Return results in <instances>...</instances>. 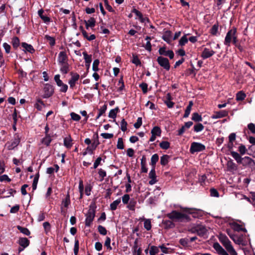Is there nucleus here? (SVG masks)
I'll return each mask as SVG.
<instances>
[{
  "label": "nucleus",
  "mask_w": 255,
  "mask_h": 255,
  "mask_svg": "<svg viewBox=\"0 0 255 255\" xmlns=\"http://www.w3.org/2000/svg\"><path fill=\"white\" fill-rule=\"evenodd\" d=\"M189 231L192 233L196 234L201 237H208V228L203 224H195L191 227Z\"/></svg>",
  "instance_id": "1"
},
{
  "label": "nucleus",
  "mask_w": 255,
  "mask_h": 255,
  "mask_svg": "<svg viewBox=\"0 0 255 255\" xmlns=\"http://www.w3.org/2000/svg\"><path fill=\"white\" fill-rule=\"evenodd\" d=\"M237 40V30L236 27H233L227 32L224 39V44L229 46L231 43L235 44Z\"/></svg>",
  "instance_id": "2"
},
{
  "label": "nucleus",
  "mask_w": 255,
  "mask_h": 255,
  "mask_svg": "<svg viewBox=\"0 0 255 255\" xmlns=\"http://www.w3.org/2000/svg\"><path fill=\"white\" fill-rule=\"evenodd\" d=\"M95 209L93 206H90L87 213L86 215L85 226L90 227L95 217Z\"/></svg>",
  "instance_id": "3"
},
{
  "label": "nucleus",
  "mask_w": 255,
  "mask_h": 255,
  "mask_svg": "<svg viewBox=\"0 0 255 255\" xmlns=\"http://www.w3.org/2000/svg\"><path fill=\"white\" fill-rule=\"evenodd\" d=\"M20 141V138L19 135L15 134L13 139L5 143V147L9 150L14 149L18 145Z\"/></svg>",
  "instance_id": "4"
},
{
  "label": "nucleus",
  "mask_w": 255,
  "mask_h": 255,
  "mask_svg": "<svg viewBox=\"0 0 255 255\" xmlns=\"http://www.w3.org/2000/svg\"><path fill=\"white\" fill-rule=\"evenodd\" d=\"M167 217L174 221H180L185 218V215L176 211H173L167 214Z\"/></svg>",
  "instance_id": "5"
},
{
  "label": "nucleus",
  "mask_w": 255,
  "mask_h": 255,
  "mask_svg": "<svg viewBox=\"0 0 255 255\" xmlns=\"http://www.w3.org/2000/svg\"><path fill=\"white\" fill-rule=\"evenodd\" d=\"M205 149V146L199 142H193L191 143L190 151L191 153L202 151Z\"/></svg>",
  "instance_id": "6"
},
{
  "label": "nucleus",
  "mask_w": 255,
  "mask_h": 255,
  "mask_svg": "<svg viewBox=\"0 0 255 255\" xmlns=\"http://www.w3.org/2000/svg\"><path fill=\"white\" fill-rule=\"evenodd\" d=\"M240 164L242 165L244 167H249L251 168H255V161L249 156H245L244 157H243Z\"/></svg>",
  "instance_id": "7"
},
{
  "label": "nucleus",
  "mask_w": 255,
  "mask_h": 255,
  "mask_svg": "<svg viewBox=\"0 0 255 255\" xmlns=\"http://www.w3.org/2000/svg\"><path fill=\"white\" fill-rule=\"evenodd\" d=\"M157 62L158 64L165 70L168 71L170 68L169 60L167 58L162 56H159L157 58Z\"/></svg>",
  "instance_id": "8"
},
{
  "label": "nucleus",
  "mask_w": 255,
  "mask_h": 255,
  "mask_svg": "<svg viewBox=\"0 0 255 255\" xmlns=\"http://www.w3.org/2000/svg\"><path fill=\"white\" fill-rule=\"evenodd\" d=\"M224 247L231 255H237V253L234 249L228 237L224 236Z\"/></svg>",
  "instance_id": "9"
},
{
  "label": "nucleus",
  "mask_w": 255,
  "mask_h": 255,
  "mask_svg": "<svg viewBox=\"0 0 255 255\" xmlns=\"http://www.w3.org/2000/svg\"><path fill=\"white\" fill-rule=\"evenodd\" d=\"M44 98H48L51 97L54 93V88L53 86L49 84H46L44 85Z\"/></svg>",
  "instance_id": "10"
},
{
  "label": "nucleus",
  "mask_w": 255,
  "mask_h": 255,
  "mask_svg": "<svg viewBox=\"0 0 255 255\" xmlns=\"http://www.w3.org/2000/svg\"><path fill=\"white\" fill-rule=\"evenodd\" d=\"M158 52L160 55L168 56L170 59H172L174 58V54L172 50H166L164 47H161L158 50Z\"/></svg>",
  "instance_id": "11"
},
{
  "label": "nucleus",
  "mask_w": 255,
  "mask_h": 255,
  "mask_svg": "<svg viewBox=\"0 0 255 255\" xmlns=\"http://www.w3.org/2000/svg\"><path fill=\"white\" fill-rule=\"evenodd\" d=\"M70 74L71 75V78L69 80L68 83L70 85V87L73 89L74 87L75 86L76 82L79 79L80 76L77 73L71 72Z\"/></svg>",
  "instance_id": "12"
},
{
  "label": "nucleus",
  "mask_w": 255,
  "mask_h": 255,
  "mask_svg": "<svg viewBox=\"0 0 255 255\" xmlns=\"http://www.w3.org/2000/svg\"><path fill=\"white\" fill-rule=\"evenodd\" d=\"M58 62L59 65L68 62L67 57L65 52H60L58 57Z\"/></svg>",
  "instance_id": "13"
},
{
  "label": "nucleus",
  "mask_w": 255,
  "mask_h": 255,
  "mask_svg": "<svg viewBox=\"0 0 255 255\" xmlns=\"http://www.w3.org/2000/svg\"><path fill=\"white\" fill-rule=\"evenodd\" d=\"M99 144V142L98 140H95L90 145H89L86 148L87 150L89 151V154H93L94 150L96 149Z\"/></svg>",
  "instance_id": "14"
},
{
  "label": "nucleus",
  "mask_w": 255,
  "mask_h": 255,
  "mask_svg": "<svg viewBox=\"0 0 255 255\" xmlns=\"http://www.w3.org/2000/svg\"><path fill=\"white\" fill-rule=\"evenodd\" d=\"M21 46L23 48V51L25 52H28L30 53H33L35 52V50L33 46L31 44H27L25 42H22Z\"/></svg>",
  "instance_id": "15"
},
{
  "label": "nucleus",
  "mask_w": 255,
  "mask_h": 255,
  "mask_svg": "<svg viewBox=\"0 0 255 255\" xmlns=\"http://www.w3.org/2000/svg\"><path fill=\"white\" fill-rule=\"evenodd\" d=\"M227 166L228 170L230 172H233L237 169V165L232 159H230L228 161Z\"/></svg>",
  "instance_id": "16"
},
{
  "label": "nucleus",
  "mask_w": 255,
  "mask_h": 255,
  "mask_svg": "<svg viewBox=\"0 0 255 255\" xmlns=\"http://www.w3.org/2000/svg\"><path fill=\"white\" fill-rule=\"evenodd\" d=\"M44 10L42 9H40L38 11V14L40 18L46 24L49 23L50 22V17L45 16L43 15Z\"/></svg>",
  "instance_id": "17"
},
{
  "label": "nucleus",
  "mask_w": 255,
  "mask_h": 255,
  "mask_svg": "<svg viewBox=\"0 0 255 255\" xmlns=\"http://www.w3.org/2000/svg\"><path fill=\"white\" fill-rule=\"evenodd\" d=\"M236 133H231L229 136V143L228 144V147L230 150H231L233 147V142L236 139Z\"/></svg>",
  "instance_id": "18"
},
{
  "label": "nucleus",
  "mask_w": 255,
  "mask_h": 255,
  "mask_svg": "<svg viewBox=\"0 0 255 255\" xmlns=\"http://www.w3.org/2000/svg\"><path fill=\"white\" fill-rule=\"evenodd\" d=\"M86 29L89 27L93 28L96 25V20L94 17H91L88 20H84Z\"/></svg>",
  "instance_id": "19"
},
{
  "label": "nucleus",
  "mask_w": 255,
  "mask_h": 255,
  "mask_svg": "<svg viewBox=\"0 0 255 255\" xmlns=\"http://www.w3.org/2000/svg\"><path fill=\"white\" fill-rule=\"evenodd\" d=\"M60 66V71L61 73L63 74H67L69 71V65L68 62L61 64L59 65Z\"/></svg>",
  "instance_id": "20"
},
{
  "label": "nucleus",
  "mask_w": 255,
  "mask_h": 255,
  "mask_svg": "<svg viewBox=\"0 0 255 255\" xmlns=\"http://www.w3.org/2000/svg\"><path fill=\"white\" fill-rule=\"evenodd\" d=\"M214 53V52L208 48H205L202 53V57L204 59L208 58L212 56Z\"/></svg>",
  "instance_id": "21"
},
{
  "label": "nucleus",
  "mask_w": 255,
  "mask_h": 255,
  "mask_svg": "<svg viewBox=\"0 0 255 255\" xmlns=\"http://www.w3.org/2000/svg\"><path fill=\"white\" fill-rule=\"evenodd\" d=\"M162 39L168 43L172 41V33L170 31H167L162 37Z\"/></svg>",
  "instance_id": "22"
},
{
  "label": "nucleus",
  "mask_w": 255,
  "mask_h": 255,
  "mask_svg": "<svg viewBox=\"0 0 255 255\" xmlns=\"http://www.w3.org/2000/svg\"><path fill=\"white\" fill-rule=\"evenodd\" d=\"M70 204V196L68 194L66 198L62 200L61 207V212H63V207H65L66 208H68V206Z\"/></svg>",
  "instance_id": "23"
},
{
  "label": "nucleus",
  "mask_w": 255,
  "mask_h": 255,
  "mask_svg": "<svg viewBox=\"0 0 255 255\" xmlns=\"http://www.w3.org/2000/svg\"><path fill=\"white\" fill-rule=\"evenodd\" d=\"M64 145L67 148H70L72 146V139L70 135H69L64 139Z\"/></svg>",
  "instance_id": "24"
},
{
  "label": "nucleus",
  "mask_w": 255,
  "mask_h": 255,
  "mask_svg": "<svg viewBox=\"0 0 255 255\" xmlns=\"http://www.w3.org/2000/svg\"><path fill=\"white\" fill-rule=\"evenodd\" d=\"M83 55L86 63V65L89 67L92 61V55H88L86 52H83Z\"/></svg>",
  "instance_id": "25"
},
{
  "label": "nucleus",
  "mask_w": 255,
  "mask_h": 255,
  "mask_svg": "<svg viewBox=\"0 0 255 255\" xmlns=\"http://www.w3.org/2000/svg\"><path fill=\"white\" fill-rule=\"evenodd\" d=\"M231 155L236 160L237 162L240 164L242 160V158H243L241 155L238 152L233 151H231Z\"/></svg>",
  "instance_id": "26"
},
{
  "label": "nucleus",
  "mask_w": 255,
  "mask_h": 255,
  "mask_svg": "<svg viewBox=\"0 0 255 255\" xmlns=\"http://www.w3.org/2000/svg\"><path fill=\"white\" fill-rule=\"evenodd\" d=\"M19 244L23 248H25L29 245V241L26 238H21L19 240Z\"/></svg>",
  "instance_id": "27"
},
{
  "label": "nucleus",
  "mask_w": 255,
  "mask_h": 255,
  "mask_svg": "<svg viewBox=\"0 0 255 255\" xmlns=\"http://www.w3.org/2000/svg\"><path fill=\"white\" fill-rule=\"evenodd\" d=\"M136 204V201L133 198L130 199L128 203V205L127 207L128 209L131 211H134L135 206Z\"/></svg>",
  "instance_id": "28"
},
{
  "label": "nucleus",
  "mask_w": 255,
  "mask_h": 255,
  "mask_svg": "<svg viewBox=\"0 0 255 255\" xmlns=\"http://www.w3.org/2000/svg\"><path fill=\"white\" fill-rule=\"evenodd\" d=\"M121 200L120 198L114 201L110 204V209L112 211H115L117 209L118 206L121 203Z\"/></svg>",
  "instance_id": "29"
},
{
  "label": "nucleus",
  "mask_w": 255,
  "mask_h": 255,
  "mask_svg": "<svg viewBox=\"0 0 255 255\" xmlns=\"http://www.w3.org/2000/svg\"><path fill=\"white\" fill-rule=\"evenodd\" d=\"M193 105V103L192 101H190L189 102V104H188V106L186 107V109L185 111V113L184 115V118H187L189 116Z\"/></svg>",
  "instance_id": "30"
},
{
  "label": "nucleus",
  "mask_w": 255,
  "mask_h": 255,
  "mask_svg": "<svg viewBox=\"0 0 255 255\" xmlns=\"http://www.w3.org/2000/svg\"><path fill=\"white\" fill-rule=\"evenodd\" d=\"M213 247L219 254L223 255V249L218 243H215Z\"/></svg>",
  "instance_id": "31"
},
{
  "label": "nucleus",
  "mask_w": 255,
  "mask_h": 255,
  "mask_svg": "<svg viewBox=\"0 0 255 255\" xmlns=\"http://www.w3.org/2000/svg\"><path fill=\"white\" fill-rule=\"evenodd\" d=\"M159 246L156 247L154 246H152L150 247L149 249V254L150 255H156L159 252Z\"/></svg>",
  "instance_id": "32"
},
{
  "label": "nucleus",
  "mask_w": 255,
  "mask_h": 255,
  "mask_svg": "<svg viewBox=\"0 0 255 255\" xmlns=\"http://www.w3.org/2000/svg\"><path fill=\"white\" fill-rule=\"evenodd\" d=\"M44 106V104L40 99H38L34 105L35 108H36L38 111H41Z\"/></svg>",
  "instance_id": "33"
},
{
  "label": "nucleus",
  "mask_w": 255,
  "mask_h": 255,
  "mask_svg": "<svg viewBox=\"0 0 255 255\" xmlns=\"http://www.w3.org/2000/svg\"><path fill=\"white\" fill-rule=\"evenodd\" d=\"M161 130L159 127L156 126L154 127L151 130V133L156 136H160L161 135Z\"/></svg>",
  "instance_id": "34"
},
{
  "label": "nucleus",
  "mask_w": 255,
  "mask_h": 255,
  "mask_svg": "<svg viewBox=\"0 0 255 255\" xmlns=\"http://www.w3.org/2000/svg\"><path fill=\"white\" fill-rule=\"evenodd\" d=\"M169 156L168 155H163L160 158V163L162 165H166L169 161Z\"/></svg>",
  "instance_id": "35"
},
{
  "label": "nucleus",
  "mask_w": 255,
  "mask_h": 255,
  "mask_svg": "<svg viewBox=\"0 0 255 255\" xmlns=\"http://www.w3.org/2000/svg\"><path fill=\"white\" fill-rule=\"evenodd\" d=\"M246 97V94L243 91H239L236 94V100L238 101H242Z\"/></svg>",
  "instance_id": "36"
},
{
  "label": "nucleus",
  "mask_w": 255,
  "mask_h": 255,
  "mask_svg": "<svg viewBox=\"0 0 255 255\" xmlns=\"http://www.w3.org/2000/svg\"><path fill=\"white\" fill-rule=\"evenodd\" d=\"M159 159V156L157 154H154L151 158V165L152 166V167H155V165L156 162L158 161Z\"/></svg>",
  "instance_id": "37"
},
{
  "label": "nucleus",
  "mask_w": 255,
  "mask_h": 255,
  "mask_svg": "<svg viewBox=\"0 0 255 255\" xmlns=\"http://www.w3.org/2000/svg\"><path fill=\"white\" fill-rule=\"evenodd\" d=\"M238 151L241 155H244L245 154L247 153L248 149H247L245 145L241 144L238 147Z\"/></svg>",
  "instance_id": "38"
},
{
  "label": "nucleus",
  "mask_w": 255,
  "mask_h": 255,
  "mask_svg": "<svg viewBox=\"0 0 255 255\" xmlns=\"http://www.w3.org/2000/svg\"><path fill=\"white\" fill-rule=\"evenodd\" d=\"M17 229L21 232L22 233V234H23L24 235H25L26 236H29L30 234V231H29V230L26 228H25V227H21V226H18L17 227Z\"/></svg>",
  "instance_id": "39"
},
{
  "label": "nucleus",
  "mask_w": 255,
  "mask_h": 255,
  "mask_svg": "<svg viewBox=\"0 0 255 255\" xmlns=\"http://www.w3.org/2000/svg\"><path fill=\"white\" fill-rule=\"evenodd\" d=\"M189 35V34H187L181 37L179 41V45L183 46L185 45L188 42V39L187 38V35Z\"/></svg>",
  "instance_id": "40"
},
{
  "label": "nucleus",
  "mask_w": 255,
  "mask_h": 255,
  "mask_svg": "<svg viewBox=\"0 0 255 255\" xmlns=\"http://www.w3.org/2000/svg\"><path fill=\"white\" fill-rule=\"evenodd\" d=\"M51 141V138L50 135L46 134L42 139V143L46 146H48Z\"/></svg>",
  "instance_id": "41"
},
{
  "label": "nucleus",
  "mask_w": 255,
  "mask_h": 255,
  "mask_svg": "<svg viewBox=\"0 0 255 255\" xmlns=\"http://www.w3.org/2000/svg\"><path fill=\"white\" fill-rule=\"evenodd\" d=\"M119 111V108L118 107L114 109H112L110 110L109 113V117L112 119L116 118L117 116V113Z\"/></svg>",
  "instance_id": "42"
},
{
  "label": "nucleus",
  "mask_w": 255,
  "mask_h": 255,
  "mask_svg": "<svg viewBox=\"0 0 255 255\" xmlns=\"http://www.w3.org/2000/svg\"><path fill=\"white\" fill-rule=\"evenodd\" d=\"M192 120L195 122H199L202 121L201 116L197 113H194L192 114Z\"/></svg>",
  "instance_id": "43"
},
{
  "label": "nucleus",
  "mask_w": 255,
  "mask_h": 255,
  "mask_svg": "<svg viewBox=\"0 0 255 255\" xmlns=\"http://www.w3.org/2000/svg\"><path fill=\"white\" fill-rule=\"evenodd\" d=\"M132 12L134 13L136 16H137L139 19L140 20L141 22H144L145 20V18H144L142 16V14L141 12L134 8L132 10Z\"/></svg>",
  "instance_id": "44"
},
{
  "label": "nucleus",
  "mask_w": 255,
  "mask_h": 255,
  "mask_svg": "<svg viewBox=\"0 0 255 255\" xmlns=\"http://www.w3.org/2000/svg\"><path fill=\"white\" fill-rule=\"evenodd\" d=\"M223 117V112L222 111L215 112L211 117L213 119H217Z\"/></svg>",
  "instance_id": "45"
},
{
  "label": "nucleus",
  "mask_w": 255,
  "mask_h": 255,
  "mask_svg": "<svg viewBox=\"0 0 255 255\" xmlns=\"http://www.w3.org/2000/svg\"><path fill=\"white\" fill-rule=\"evenodd\" d=\"M45 38L47 40L51 46H53L55 44V39L54 37L46 35Z\"/></svg>",
  "instance_id": "46"
},
{
  "label": "nucleus",
  "mask_w": 255,
  "mask_h": 255,
  "mask_svg": "<svg viewBox=\"0 0 255 255\" xmlns=\"http://www.w3.org/2000/svg\"><path fill=\"white\" fill-rule=\"evenodd\" d=\"M98 174L99 177L101 178L100 181H102L104 179V178L107 176L106 171L102 168L99 169Z\"/></svg>",
  "instance_id": "47"
},
{
  "label": "nucleus",
  "mask_w": 255,
  "mask_h": 255,
  "mask_svg": "<svg viewBox=\"0 0 255 255\" xmlns=\"http://www.w3.org/2000/svg\"><path fill=\"white\" fill-rule=\"evenodd\" d=\"M247 154L255 157V145H251L248 147Z\"/></svg>",
  "instance_id": "48"
},
{
  "label": "nucleus",
  "mask_w": 255,
  "mask_h": 255,
  "mask_svg": "<svg viewBox=\"0 0 255 255\" xmlns=\"http://www.w3.org/2000/svg\"><path fill=\"white\" fill-rule=\"evenodd\" d=\"M204 127L202 124L198 123L194 126V130L196 132L201 131L204 129Z\"/></svg>",
  "instance_id": "49"
},
{
  "label": "nucleus",
  "mask_w": 255,
  "mask_h": 255,
  "mask_svg": "<svg viewBox=\"0 0 255 255\" xmlns=\"http://www.w3.org/2000/svg\"><path fill=\"white\" fill-rule=\"evenodd\" d=\"M159 146L163 149H167L170 147V143L167 141H162L160 143Z\"/></svg>",
  "instance_id": "50"
},
{
  "label": "nucleus",
  "mask_w": 255,
  "mask_h": 255,
  "mask_svg": "<svg viewBox=\"0 0 255 255\" xmlns=\"http://www.w3.org/2000/svg\"><path fill=\"white\" fill-rule=\"evenodd\" d=\"M39 176V174H37V175H36L34 177V179L33 180L32 187L33 190H35L37 188V185L38 181Z\"/></svg>",
  "instance_id": "51"
},
{
  "label": "nucleus",
  "mask_w": 255,
  "mask_h": 255,
  "mask_svg": "<svg viewBox=\"0 0 255 255\" xmlns=\"http://www.w3.org/2000/svg\"><path fill=\"white\" fill-rule=\"evenodd\" d=\"M20 43L19 39L17 37H14L12 40V44L14 48H16L18 47Z\"/></svg>",
  "instance_id": "52"
},
{
  "label": "nucleus",
  "mask_w": 255,
  "mask_h": 255,
  "mask_svg": "<svg viewBox=\"0 0 255 255\" xmlns=\"http://www.w3.org/2000/svg\"><path fill=\"white\" fill-rule=\"evenodd\" d=\"M144 227L147 231H149L151 229V221L149 219L145 220L144 222Z\"/></svg>",
  "instance_id": "53"
},
{
  "label": "nucleus",
  "mask_w": 255,
  "mask_h": 255,
  "mask_svg": "<svg viewBox=\"0 0 255 255\" xmlns=\"http://www.w3.org/2000/svg\"><path fill=\"white\" fill-rule=\"evenodd\" d=\"M159 248L161 249L162 252L164 254H169L171 252V249L170 248L165 247L163 245L159 246Z\"/></svg>",
  "instance_id": "54"
},
{
  "label": "nucleus",
  "mask_w": 255,
  "mask_h": 255,
  "mask_svg": "<svg viewBox=\"0 0 255 255\" xmlns=\"http://www.w3.org/2000/svg\"><path fill=\"white\" fill-rule=\"evenodd\" d=\"M117 147V148L120 149H123L124 148L123 139L122 137H120L118 138Z\"/></svg>",
  "instance_id": "55"
},
{
  "label": "nucleus",
  "mask_w": 255,
  "mask_h": 255,
  "mask_svg": "<svg viewBox=\"0 0 255 255\" xmlns=\"http://www.w3.org/2000/svg\"><path fill=\"white\" fill-rule=\"evenodd\" d=\"M98 232L100 233L101 235H106L107 233V231L106 229L101 225H99L98 227Z\"/></svg>",
  "instance_id": "56"
},
{
  "label": "nucleus",
  "mask_w": 255,
  "mask_h": 255,
  "mask_svg": "<svg viewBox=\"0 0 255 255\" xmlns=\"http://www.w3.org/2000/svg\"><path fill=\"white\" fill-rule=\"evenodd\" d=\"M70 116L71 119L74 121H79L81 119V117L78 114H76L75 113L72 112L70 113Z\"/></svg>",
  "instance_id": "57"
},
{
  "label": "nucleus",
  "mask_w": 255,
  "mask_h": 255,
  "mask_svg": "<svg viewBox=\"0 0 255 255\" xmlns=\"http://www.w3.org/2000/svg\"><path fill=\"white\" fill-rule=\"evenodd\" d=\"M127 123L124 119H123L121 123V129L123 131H125L127 129Z\"/></svg>",
  "instance_id": "58"
},
{
  "label": "nucleus",
  "mask_w": 255,
  "mask_h": 255,
  "mask_svg": "<svg viewBox=\"0 0 255 255\" xmlns=\"http://www.w3.org/2000/svg\"><path fill=\"white\" fill-rule=\"evenodd\" d=\"M99 60L98 59H96L94 61L92 67L93 71L96 72L99 70L98 65L99 64Z\"/></svg>",
  "instance_id": "59"
},
{
  "label": "nucleus",
  "mask_w": 255,
  "mask_h": 255,
  "mask_svg": "<svg viewBox=\"0 0 255 255\" xmlns=\"http://www.w3.org/2000/svg\"><path fill=\"white\" fill-rule=\"evenodd\" d=\"M139 87L142 89V92L144 94H145L147 92V87L148 85L145 83H142L139 84Z\"/></svg>",
  "instance_id": "60"
},
{
  "label": "nucleus",
  "mask_w": 255,
  "mask_h": 255,
  "mask_svg": "<svg viewBox=\"0 0 255 255\" xmlns=\"http://www.w3.org/2000/svg\"><path fill=\"white\" fill-rule=\"evenodd\" d=\"M210 195L212 197H218L219 196V194L218 191L215 188H211L210 190Z\"/></svg>",
  "instance_id": "61"
},
{
  "label": "nucleus",
  "mask_w": 255,
  "mask_h": 255,
  "mask_svg": "<svg viewBox=\"0 0 255 255\" xmlns=\"http://www.w3.org/2000/svg\"><path fill=\"white\" fill-rule=\"evenodd\" d=\"M180 244L183 246H187L189 244V239L187 238H182L179 241Z\"/></svg>",
  "instance_id": "62"
},
{
  "label": "nucleus",
  "mask_w": 255,
  "mask_h": 255,
  "mask_svg": "<svg viewBox=\"0 0 255 255\" xmlns=\"http://www.w3.org/2000/svg\"><path fill=\"white\" fill-rule=\"evenodd\" d=\"M111 239L110 237H107L106 238L105 242V246L107 247V249L109 250H111L112 249L111 245Z\"/></svg>",
  "instance_id": "63"
},
{
  "label": "nucleus",
  "mask_w": 255,
  "mask_h": 255,
  "mask_svg": "<svg viewBox=\"0 0 255 255\" xmlns=\"http://www.w3.org/2000/svg\"><path fill=\"white\" fill-rule=\"evenodd\" d=\"M130 200L129 195L128 194H125L122 197V201L124 204H128Z\"/></svg>",
  "instance_id": "64"
}]
</instances>
